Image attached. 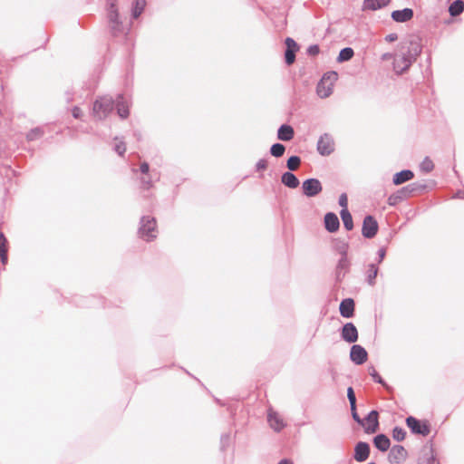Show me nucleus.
<instances>
[{
    "instance_id": "f257e3e1",
    "label": "nucleus",
    "mask_w": 464,
    "mask_h": 464,
    "mask_svg": "<svg viewBox=\"0 0 464 464\" xmlns=\"http://www.w3.org/2000/svg\"><path fill=\"white\" fill-rule=\"evenodd\" d=\"M421 52L418 42L412 41L401 46L400 53H397L393 61V68L397 73H402L410 68Z\"/></svg>"
},
{
    "instance_id": "f03ea898",
    "label": "nucleus",
    "mask_w": 464,
    "mask_h": 464,
    "mask_svg": "<svg viewBox=\"0 0 464 464\" xmlns=\"http://www.w3.org/2000/svg\"><path fill=\"white\" fill-rule=\"evenodd\" d=\"M337 80V73L331 72L324 75L322 80L319 82L316 92L321 98H327L333 92L334 82Z\"/></svg>"
},
{
    "instance_id": "7ed1b4c3",
    "label": "nucleus",
    "mask_w": 464,
    "mask_h": 464,
    "mask_svg": "<svg viewBox=\"0 0 464 464\" xmlns=\"http://www.w3.org/2000/svg\"><path fill=\"white\" fill-rule=\"evenodd\" d=\"M113 109V102L110 97H102L95 101L93 104V114L99 118L103 119L111 112Z\"/></svg>"
},
{
    "instance_id": "20e7f679",
    "label": "nucleus",
    "mask_w": 464,
    "mask_h": 464,
    "mask_svg": "<svg viewBox=\"0 0 464 464\" xmlns=\"http://www.w3.org/2000/svg\"><path fill=\"white\" fill-rule=\"evenodd\" d=\"M156 222L154 218H143L141 219V227L140 228V237L150 241L152 238L156 237Z\"/></svg>"
},
{
    "instance_id": "39448f33",
    "label": "nucleus",
    "mask_w": 464,
    "mask_h": 464,
    "mask_svg": "<svg viewBox=\"0 0 464 464\" xmlns=\"http://www.w3.org/2000/svg\"><path fill=\"white\" fill-rule=\"evenodd\" d=\"M303 192L307 197H315L323 188L321 182L317 179H308L303 182Z\"/></svg>"
},
{
    "instance_id": "423d86ee",
    "label": "nucleus",
    "mask_w": 464,
    "mask_h": 464,
    "mask_svg": "<svg viewBox=\"0 0 464 464\" xmlns=\"http://www.w3.org/2000/svg\"><path fill=\"white\" fill-rule=\"evenodd\" d=\"M334 150V142L329 134H324L317 142V150L323 155H330Z\"/></svg>"
},
{
    "instance_id": "0eeeda50",
    "label": "nucleus",
    "mask_w": 464,
    "mask_h": 464,
    "mask_svg": "<svg viewBox=\"0 0 464 464\" xmlns=\"http://www.w3.org/2000/svg\"><path fill=\"white\" fill-rule=\"evenodd\" d=\"M360 424L364 428L366 433L376 432L379 427L378 412L372 411L365 419L362 420Z\"/></svg>"
},
{
    "instance_id": "6e6552de",
    "label": "nucleus",
    "mask_w": 464,
    "mask_h": 464,
    "mask_svg": "<svg viewBox=\"0 0 464 464\" xmlns=\"http://www.w3.org/2000/svg\"><path fill=\"white\" fill-rule=\"evenodd\" d=\"M378 231V223L372 216H366L363 219L362 233L366 238L373 237Z\"/></svg>"
},
{
    "instance_id": "1a4fd4ad",
    "label": "nucleus",
    "mask_w": 464,
    "mask_h": 464,
    "mask_svg": "<svg viewBox=\"0 0 464 464\" xmlns=\"http://www.w3.org/2000/svg\"><path fill=\"white\" fill-rule=\"evenodd\" d=\"M408 427L413 433L426 436L430 433V428L426 422H421L414 417H408L406 420Z\"/></svg>"
},
{
    "instance_id": "9d476101",
    "label": "nucleus",
    "mask_w": 464,
    "mask_h": 464,
    "mask_svg": "<svg viewBox=\"0 0 464 464\" xmlns=\"http://www.w3.org/2000/svg\"><path fill=\"white\" fill-rule=\"evenodd\" d=\"M341 335L345 342L355 343L358 340L357 328L353 323H346L342 328Z\"/></svg>"
},
{
    "instance_id": "9b49d317",
    "label": "nucleus",
    "mask_w": 464,
    "mask_h": 464,
    "mask_svg": "<svg viewBox=\"0 0 464 464\" xmlns=\"http://www.w3.org/2000/svg\"><path fill=\"white\" fill-rule=\"evenodd\" d=\"M366 350L358 344H354L351 348L350 358L356 364H362L367 360Z\"/></svg>"
},
{
    "instance_id": "f8f14e48",
    "label": "nucleus",
    "mask_w": 464,
    "mask_h": 464,
    "mask_svg": "<svg viewBox=\"0 0 464 464\" xmlns=\"http://www.w3.org/2000/svg\"><path fill=\"white\" fill-rule=\"evenodd\" d=\"M389 461L391 463H401L404 461L407 458L406 450L401 445H395L392 448L389 453Z\"/></svg>"
},
{
    "instance_id": "ddd939ff",
    "label": "nucleus",
    "mask_w": 464,
    "mask_h": 464,
    "mask_svg": "<svg viewBox=\"0 0 464 464\" xmlns=\"http://www.w3.org/2000/svg\"><path fill=\"white\" fill-rule=\"evenodd\" d=\"M267 420L270 427L276 431H280L285 426L280 415L272 410L268 411Z\"/></svg>"
},
{
    "instance_id": "4468645a",
    "label": "nucleus",
    "mask_w": 464,
    "mask_h": 464,
    "mask_svg": "<svg viewBox=\"0 0 464 464\" xmlns=\"http://www.w3.org/2000/svg\"><path fill=\"white\" fill-rule=\"evenodd\" d=\"M370 454V447L366 442H359L356 444L354 449V459L362 462L366 460Z\"/></svg>"
},
{
    "instance_id": "2eb2a0df",
    "label": "nucleus",
    "mask_w": 464,
    "mask_h": 464,
    "mask_svg": "<svg viewBox=\"0 0 464 464\" xmlns=\"http://www.w3.org/2000/svg\"><path fill=\"white\" fill-rule=\"evenodd\" d=\"M413 16V11L411 8L396 10L392 13V18L398 23H404L411 20Z\"/></svg>"
},
{
    "instance_id": "dca6fc26",
    "label": "nucleus",
    "mask_w": 464,
    "mask_h": 464,
    "mask_svg": "<svg viewBox=\"0 0 464 464\" xmlns=\"http://www.w3.org/2000/svg\"><path fill=\"white\" fill-rule=\"evenodd\" d=\"M340 314L343 317L350 318L353 315L354 302L351 298L344 299L340 304Z\"/></svg>"
},
{
    "instance_id": "f3484780",
    "label": "nucleus",
    "mask_w": 464,
    "mask_h": 464,
    "mask_svg": "<svg viewBox=\"0 0 464 464\" xmlns=\"http://www.w3.org/2000/svg\"><path fill=\"white\" fill-rule=\"evenodd\" d=\"M324 225L329 232H335L339 228L340 222L335 214L327 213L324 217Z\"/></svg>"
},
{
    "instance_id": "a211bd4d",
    "label": "nucleus",
    "mask_w": 464,
    "mask_h": 464,
    "mask_svg": "<svg viewBox=\"0 0 464 464\" xmlns=\"http://www.w3.org/2000/svg\"><path fill=\"white\" fill-rule=\"evenodd\" d=\"M391 0H364L362 5L363 10H378L386 6Z\"/></svg>"
},
{
    "instance_id": "6ab92c4d",
    "label": "nucleus",
    "mask_w": 464,
    "mask_h": 464,
    "mask_svg": "<svg viewBox=\"0 0 464 464\" xmlns=\"http://www.w3.org/2000/svg\"><path fill=\"white\" fill-rule=\"evenodd\" d=\"M294 137V129L290 125L280 126L277 131V138L284 141L291 140Z\"/></svg>"
},
{
    "instance_id": "aec40b11",
    "label": "nucleus",
    "mask_w": 464,
    "mask_h": 464,
    "mask_svg": "<svg viewBox=\"0 0 464 464\" xmlns=\"http://www.w3.org/2000/svg\"><path fill=\"white\" fill-rule=\"evenodd\" d=\"M281 181L285 186L290 188H295L299 185L298 179L292 172H285L282 175Z\"/></svg>"
},
{
    "instance_id": "412c9836",
    "label": "nucleus",
    "mask_w": 464,
    "mask_h": 464,
    "mask_svg": "<svg viewBox=\"0 0 464 464\" xmlns=\"http://www.w3.org/2000/svg\"><path fill=\"white\" fill-rule=\"evenodd\" d=\"M373 443L381 451H386L391 445L389 438L383 434L377 435L373 440Z\"/></svg>"
},
{
    "instance_id": "4be33fe9",
    "label": "nucleus",
    "mask_w": 464,
    "mask_h": 464,
    "mask_svg": "<svg viewBox=\"0 0 464 464\" xmlns=\"http://www.w3.org/2000/svg\"><path fill=\"white\" fill-rule=\"evenodd\" d=\"M413 172L411 170H402L401 172L396 173L393 176V183L395 185H400L403 182H406L408 180H411L413 178Z\"/></svg>"
},
{
    "instance_id": "5701e85b",
    "label": "nucleus",
    "mask_w": 464,
    "mask_h": 464,
    "mask_svg": "<svg viewBox=\"0 0 464 464\" xmlns=\"http://www.w3.org/2000/svg\"><path fill=\"white\" fill-rule=\"evenodd\" d=\"M117 111L121 118H127L129 115V106L123 97L120 96L117 102Z\"/></svg>"
},
{
    "instance_id": "b1692460",
    "label": "nucleus",
    "mask_w": 464,
    "mask_h": 464,
    "mask_svg": "<svg viewBox=\"0 0 464 464\" xmlns=\"http://www.w3.org/2000/svg\"><path fill=\"white\" fill-rule=\"evenodd\" d=\"M340 215H341V218H342V220H343L344 227L347 230H352L353 227V223L352 215L349 212V210L348 209H342Z\"/></svg>"
},
{
    "instance_id": "393cba45",
    "label": "nucleus",
    "mask_w": 464,
    "mask_h": 464,
    "mask_svg": "<svg viewBox=\"0 0 464 464\" xmlns=\"http://www.w3.org/2000/svg\"><path fill=\"white\" fill-rule=\"evenodd\" d=\"M7 241L5 236L0 233V260L3 264H6L7 262Z\"/></svg>"
},
{
    "instance_id": "a878e982",
    "label": "nucleus",
    "mask_w": 464,
    "mask_h": 464,
    "mask_svg": "<svg viewBox=\"0 0 464 464\" xmlns=\"http://www.w3.org/2000/svg\"><path fill=\"white\" fill-rule=\"evenodd\" d=\"M463 9L464 3L461 0H457L450 5L449 11L452 16H456L461 14L463 12Z\"/></svg>"
},
{
    "instance_id": "bb28decb",
    "label": "nucleus",
    "mask_w": 464,
    "mask_h": 464,
    "mask_svg": "<svg viewBox=\"0 0 464 464\" xmlns=\"http://www.w3.org/2000/svg\"><path fill=\"white\" fill-rule=\"evenodd\" d=\"M353 53H353V50L352 48H350V47L343 48L339 53L337 60L340 63L345 62V61H349L350 59L353 58Z\"/></svg>"
},
{
    "instance_id": "cd10ccee",
    "label": "nucleus",
    "mask_w": 464,
    "mask_h": 464,
    "mask_svg": "<svg viewBox=\"0 0 464 464\" xmlns=\"http://www.w3.org/2000/svg\"><path fill=\"white\" fill-rule=\"evenodd\" d=\"M349 260L347 258V255H343L341 256V258L338 262V265H337V274H338V276L341 275L342 272H343V274L345 273V271L348 269L349 267Z\"/></svg>"
},
{
    "instance_id": "c85d7f7f",
    "label": "nucleus",
    "mask_w": 464,
    "mask_h": 464,
    "mask_svg": "<svg viewBox=\"0 0 464 464\" xmlns=\"http://www.w3.org/2000/svg\"><path fill=\"white\" fill-rule=\"evenodd\" d=\"M146 5L145 0H135L134 7L132 10V15L134 18H137L143 11Z\"/></svg>"
},
{
    "instance_id": "c756f323",
    "label": "nucleus",
    "mask_w": 464,
    "mask_h": 464,
    "mask_svg": "<svg viewBox=\"0 0 464 464\" xmlns=\"http://www.w3.org/2000/svg\"><path fill=\"white\" fill-rule=\"evenodd\" d=\"M285 148L281 143H276V144L272 145V147L270 149V152H271L272 156L276 157V158L283 156V154L285 153Z\"/></svg>"
},
{
    "instance_id": "7c9ffc66",
    "label": "nucleus",
    "mask_w": 464,
    "mask_h": 464,
    "mask_svg": "<svg viewBox=\"0 0 464 464\" xmlns=\"http://www.w3.org/2000/svg\"><path fill=\"white\" fill-rule=\"evenodd\" d=\"M334 247H335V249L338 251V253L341 256L347 255L349 246H348V244L346 242L341 241V240H337L334 243Z\"/></svg>"
},
{
    "instance_id": "2f4dec72",
    "label": "nucleus",
    "mask_w": 464,
    "mask_h": 464,
    "mask_svg": "<svg viewBox=\"0 0 464 464\" xmlns=\"http://www.w3.org/2000/svg\"><path fill=\"white\" fill-rule=\"evenodd\" d=\"M301 160L297 156H292L287 160V168L290 170H295L300 165Z\"/></svg>"
},
{
    "instance_id": "473e14b6",
    "label": "nucleus",
    "mask_w": 464,
    "mask_h": 464,
    "mask_svg": "<svg viewBox=\"0 0 464 464\" xmlns=\"http://www.w3.org/2000/svg\"><path fill=\"white\" fill-rule=\"evenodd\" d=\"M108 15H109V19L111 23H117L118 13H117L116 5L113 3H111L109 6Z\"/></svg>"
},
{
    "instance_id": "72a5a7b5",
    "label": "nucleus",
    "mask_w": 464,
    "mask_h": 464,
    "mask_svg": "<svg viewBox=\"0 0 464 464\" xmlns=\"http://www.w3.org/2000/svg\"><path fill=\"white\" fill-rule=\"evenodd\" d=\"M406 432L403 429L395 427L392 430V437L397 441H401L404 440Z\"/></svg>"
},
{
    "instance_id": "f704fd0d",
    "label": "nucleus",
    "mask_w": 464,
    "mask_h": 464,
    "mask_svg": "<svg viewBox=\"0 0 464 464\" xmlns=\"http://www.w3.org/2000/svg\"><path fill=\"white\" fill-rule=\"evenodd\" d=\"M420 169L425 172H430L433 169V162L430 159L425 158L420 165Z\"/></svg>"
},
{
    "instance_id": "c9c22d12",
    "label": "nucleus",
    "mask_w": 464,
    "mask_h": 464,
    "mask_svg": "<svg viewBox=\"0 0 464 464\" xmlns=\"http://www.w3.org/2000/svg\"><path fill=\"white\" fill-rule=\"evenodd\" d=\"M378 274V268L374 265H371L369 268V274H368V282L370 285L374 284V279L377 276Z\"/></svg>"
},
{
    "instance_id": "e433bc0d",
    "label": "nucleus",
    "mask_w": 464,
    "mask_h": 464,
    "mask_svg": "<svg viewBox=\"0 0 464 464\" xmlns=\"http://www.w3.org/2000/svg\"><path fill=\"white\" fill-rule=\"evenodd\" d=\"M285 45H286V50H291L292 52H297L299 49V46L295 43V41L290 37H287L285 39Z\"/></svg>"
},
{
    "instance_id": "4c0bfd02",
    "label": "nucleus",
    "mask_w": 464,
    "mask_h": 464,
    "mask_svg": "<svg viewBox=\"0 0 464 464\" xmlns=\"http://www.w3.org/2000/svg\"><path fill=\"white\" fill-rule=\"evenodd\" d=\"M285 63L290 65L295 62V52H292L291 50H286L285 53Z\"/></svg>"
},
{
    "instance_id": "58836bf2",
    "label": "nucleus",
    "mask_w": 464,
    "mask_h": 464,
    "mask_svg": "<svg viewBox=\"0 0 464 464\" xmlns=\"http://www.w3.org/2000/svg\"><path fill=\"white\" fill-rule=\"evenodd\" d=\"M114 150L119 155H123V153L126 150L124 142L121 140H117L115 143Z\"/></svg>"
},
{
    "instance_id": "ea45409f",
    "label": "nucleus",
    "mask_w": 464,
    "mask_h": 464,
    "mask_svg": "<svg viewBox=\"0 0 464 464\" xmlns=\"http://www.w3.org/2000/svg\"><path fill=\"white\" fill-rule=\"evenodd\" d=\"M339 204L343 208L342 209H348L347 208L348 199H347L346 194L343 193L340 196Z\"/></svg>"
},
{
    "instance_id": "a19ab883",
    "label": "nucleus",
    "mask_w": 464,
    "mask_h": 464,
    "mask_svg": "<svg viewBox=\"0 0 464 464\" xmlns=\"http://www.w3.org/2000/svg\"><path fill=\"white\" fill-rule=\"evenodd\" d=\"M40 136H41L40 130L34 129V130H32L31 131L28 132L27 139L28 140H34V139H36V138H38Z\"/></svg>"
},
{
    "instance_id": "79ce46f5",
    "label": "nucleus",
    "mask_w": 464,
    "mask_h": 464,
    "mask_svg": "<svg viewBox=\"0 0 464 464\" xmlns=\"http://www.w3.org/2000/svg\"><path fill=\"white\" fill-rule=\"evenodd\" d=\"M319 46L317 44L310 45L307 49V53L310 55H316L319 53Z\"/></svg>"
},
{
    "instance_id": "37998d69",
    "label": "nucleus",
    "mask_w": 464,
    "mask_h": 464,
    "mask_svg": "<svg viewBox=\"0 0 464 464\" xmlns=\"http://www.w3.org/2000/svg\"><path fill=\"white\" fill-rule=\"evenodd\" d=\"M267 167V162L266 160H259L256 163V169L257 170H263L266 169Z\"/></svg>"
},
{
    "instance_id": "c03bdc74",
    "label": "nucleus",
    "mask_w": 464,
    "mask_h": 464,
    "mask_svg": "<svg viewBox=\"0 0 464 464\" xmlns=\"http://www.w3.org/2000/svg\"><path fill=\"white\" fill-rule=\"evenodd\" d=\"M351 411H352L353 419L357 423H359V424H360V423L362 422V419H361V418L359 417V415H358V413H357V411H356V406H354V410H353V408H351Z\"/></svg>"
},
{
    "instance_id": "a18cd8bd",
    "label": "nucleus",
    "mask_w": 464,
    "mask_h": 464,
    "mask_svg": "<svg viewBox=\"0 0 464 464\" xmlns=\"http://www.w3.org/2000/svg\"><path fill=\"white\" fill-rule=\"evenodd\" d=\"M370 374L373 377V379L377 382H382V378L379 376V374L377 373V372L375 371V369H372L371 372H370Z\"/></svg>"
},
{
    "instance_id": "49530a36",
    "label": "nucleus",
    "mask_w": 464,
    "mask_h": 464,
    "mask_svg": "<svg viewBox=\"0 0 464 464\" xmlns=\"http://www.w3.org/2000/svg\"><path fill=\"white\" fill-rule=\"evenodd\" d=\"M81 115H82V111H81V109H80V108H78V107H74V108L72 109V116H73L74 118L78 119V118H80V117H81Z\"/></svg>"
},
{
    "instance_id": "de8ad7c7",
    "label": "nucleus",
    "mask_w": 464,
    "mask_h": 464,
    "mask_svg": "<svg viewBox=\"0 0 464 464\" xmlns=\"http://www.w3.org/2000/svg\"><path fill=\"white\" fill-rule=\"evenodd\" d=\"M348 400H349V402H350V406L351 408H353L354 409V406H356V398H355V394L352 395V396H348Z\"/></svg>"
},
{
    "instance_id": "09e8293b",
    "label": "nucleus",
    "mask_w": 464,
    "mask_h": 464,
    "mask_svg": "<svg viewBox=\"0 0 464 464\" xmlns=\"http://www.w3.org/2000/svg\"><path fill=\"white\" fill-rule=\"evenodd\" d=\"M149 165L148 163L144 162L140 165V171L143 173V174H147L149 172Z\"/></svg>"
},
{
    "instance_id": "8fccbe9b",
    "label": "nucleus",
    "mask_w": 464,
    "mask_h": 464,
    "mask_svg": "<svg viewBox=\"0 0 464 464\" xmlns=\"http://www.w3.org/2000/svg\"><path fill=\"white\" fill-rule=\"evenodd\" d=\"M397 38H398V37H397V34H388V35L386 36V38H385V39H386V41H388V42H393V41L397 40Z\"/></svg>"
},
{
    "instance_id": "3c124183",
    "label": "nucleus",
    "mask_w": 464,
    "mask_h": 464,
    "mask_svg": "<svg viewBox=\"0 0 464 464\" xmlns=\"http://www.w3.org/2000/svg\"><path fill=\"white\" fill-rule=\"evenodd\" d=\"M141 182H142L144 188H149L150 187V181L146 180L145 179H142Z\"/></svg>"
},
{
    "instance_id": "603ef678",
    "label": "nucleus",
    "mask_w": 464,
    "mask_h": 464,
    "mask_svg": "<svg viewBox=\"0 0 464 464\" xmlns=\"http://www.w3.org/2000/svg\"><path fill=\"white\" fill-rule=\"evenodd\" d=\"M384 256H385V250L384 249H380L379 250L380 261H382L384 258Z\"/></svg>"
},
{
    "instance_id": "864d4df0",
    "label": "nucleus",
    "mask_w": 464,
    "mask_h": 464,
    "mask_svg": "<svg viewBox=\"0 0 464 464\" xmlns=\"http://www.w3.org/2000/svg\"><path fill=\"white\" fill-rule=\"evenodd\" d=\"M353 394H354L353 389L352 387H349V388L347 389V397H348V396H352V395H353Z\"/></svg>"
},
{
    "instance_id": "5fc2aeb1",
    "label": "nucleus",
    "mask_w": 464,
    "mask_h": 464,
    "mask_svg": "<svg viewBox=\"0 0 464 464\" xmlns=\"http://www.w3.org/2000/svg\"><path fill=\"white\" fill-rule=\"evenodd\" d=\"M278 464H293V462L287 459H282Z\"/></svg>"
},
{
    "instance_id": "6e6d98bb",
    "label": "nucleus",
    "mask_w": 464,
    "mask_h": 464,
    "mask_svg": "<svg viewBox=\"0 0 464 464\" xmlns=\"http://www.w3.org/2000/svg\"><path fill=\"white\" fill-rule=\"evenodd\" d=\"M390 58H392V54L391 53H385L382 56V59H384V60H387V59H390Z\"/></svg>"
},
{
    "instance_id": "4d7b16f0",
    "label": "nucleus",
    "mask_w": 464,
    "mask_h": 464,
    "mask_svg": "<svg viewBox=\"0 0 464 464\" xmlns=\"http://www.w3.org/2000/svg\"><path fill=\"white\" fill-rule=\"evenodd\" d=\"M369 464H374V463H369Z\"/></svg>"
}]
</instances>
